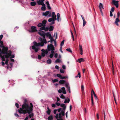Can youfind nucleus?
I'll return each mask as SVG.
<instances>
[{
	"label": "nucleus",
	"instance_id": "f8f14e48",
	"mask_svg": "<svg viewBox=\"0 0 120 120\" xmlns=\"http://www.w3.org/2000/svg\"><path fill=\"white\" fill-rule=\"evenodd\" d=\"M52 17L53 18H55V20H57V19L56 18V15H55V12H52Z\"/></svg>",
	"mask_w": 120,
	"mask_h": 120
},
{
	"label": "nucleus",
	"instance_id": "f03ea898",
	"mask_svg": "<svg viewBox=\"0 0 120 120\" xmlns=\"http://www.w3.org/2000/svg\"><path fill=\"white\" fill-rule=\"evenodd\" d=\"M38 33L43 38H40L41 41L40 42H39L37 43L36 42H34L33 43L34 45L32 46V49H33L35 52H37L40 50V48L39 46H43L44 43L46 44L47 43V41L46 39L45 38V33L42 31H40L38 32Z\"/></svg>",
	"mask_w": 120,
	"mask_h": 120
},
{
	"label": "nucleus",
	"instance_id": "4c0bfd02",
	"mask_svg": "<svg viewBox=\"0 0 120 120\" xmlns=\"http://www.w3.org/2000/svg\"><path fill=\"white\" fill-rule=\"evenodd\" d=\"M66 50L67 51L70 52L71 53H72V51L71 50V49L69 48L67 49H66Z\"/></svg>",
	"mask_w": 120,
	"mask_h": 120
},
{
	"label": "nucleus",
	"instance_id": "b1692460",
	"mask_svg": "<svg viewBox=\"0 0 120 120\" xmlns=\"http://www.w3.org/2000/svg\"><path fill=\"white\" fill-rule=\"evenodd\" d=\"M36 4V2H31L30 3L31 5L33 6H35Z\"/></svg>",
	"mask_w": 120,
	"mask_h": 120
},
{
	"label": "nucleus",
	"instance_id": "052dcab7",
	"mask_svg": "<svg viewBox=\"0 0 120 120\" xmlns=\"http://www.w3.org/2000/svg\"><path fill=\"white\" fill-rule=\"evenodd\" d=\"M94 96L96 99H97V97L96 96L95 94V93H94Z\"/></svg>",
	"mask_w": 120,
	"mask_h": 120
},
{
	"label": "nucleus",
	"instance_id": "a18cd8bd",
	"mask_svg": "<svg viewBox=\"0 0 120 120\" xmlns=\"http://www.w3.org/2000/svg\"><path fill=\"white\" fill-rule=\"evenodd\" d=\"M68 78V77L67 76H63L62 77H62L61 78V79H64L66 78Z\"/></svg>",
	"mask_w": 120,
	"mask_h": 120
},
{
	"label": "nucleus",
	"instance_id": "5fc2aeb1",
	"mask_svg": "<svg viewBox=\"0 0 120 120\" xmlns=\"http://www.w3.org/2000/svg\"><path fill=\"white\" fill-rule=\"evenodd\" d=\"M110 16L112 17V16L113 15L112 12L111 11H110Z\"/></svg>",
	"mask_w": 120,
	"mask_h": 120
},
{
	"label": "nucleus",
	"instance_id": "58836bf2",
	"mask_svg": "<svg viewBox=\"0 0 120 120\" xmlns=\"http://www.w3.org/2000/svg\"><path fill=\"white\" fill-rule=\"evenodd\" d=\"M64 40H63L61 42L60 44V45L61 46H62L64 44Z\"/></svg>",
	"mask_w": 120,
	"mask_h": 120
},
{
	"label": "nucleus",
	"instance_id": "49530a36",
	"mask_svg": "<svg viewBox=\"0 0 120 120\" xmlns=\"http://www.w3.org/2000/svg\"><path fill=\"white\" fill-rule=\"evenodd\" d=\"M103 114L104 116V120H105V118L106 117V115L105 113V112L104 110H103Z\"/></svg>",
	"mask_w": 120,
	"mask_h": 120
},
{
	"label": "nucleus",
	"instance_id": "39448f33",
	"mask_svg": "<svg viewBox=\"0 0 120 120\" xmlns=\"http://www.w3.org/2000/svg\"><path fill=\"white\" fill-rule=\"evenodd\" d=\"M49 51L51 50L54 51V48L52 44L48 45L47 47Z\"/></svg>",
	"mask_w": 120,
	"mask_h": 120
},
{
	"label": "nucleus",
	"instance_id": "aec40b11",
	"mask_svg": "<svg viewBox=\"0 0 120 120\" xmlns=\"http://www.w3.org/2000/svg\"><path fill=\"white\" fill-rule=\"evenodd\" d=\"M60 15L59 13L57 14V19L58 21H59L61 20L60 19Z\"/></svg>",
	"mask_w": 120,
	"mask_h": 120
},
{
	"label": "nucleus",
	"instance_id": "f257e3e1",
	"mask_svg": "<svg viewBox=\"0 0 120 120\" xmlns=\"http://www.w3.org/2000/svg\"><path fill=\"white\" fill-rule=\"evenodd\" d=\"M30 106L26 103H24L22 106V108H20L19 110V112L20 113L25 114L27 113L29 114V116L31 118L33 116L34 114L32 113L33 108V105L31 103H30Z\"/></svg>",
	"mask_w": 120,
	"mask_h": 120
},
{
	"label": "nucleus",
	"instance_id": "20e7f679",
	"mask_svg": "<svg viewBox=\"0 0 120 120\" xmlns=\"http://www.w3.org/2000/svg\"><path fill=\"white\" fill-rule=\"evenodd\" d=\"M41 51L42 52L41 53V55H39L38 56V58L39 60L41 59L42 57H44L45 54H47L48 52L47 49L45 50L44 49H42L41 50Z\"/></svg>",
	"mask_w": 120,
	"mask_h": 120
},
{
	"label": "nucleus",
	"instance_id": "37998d69",
	"mask_svg": "<svg viewBox=\"0 0 120 120\" xmlns=\"http://www.w3.org/2000/svg\"><path fill=\"white\" fill-rule=\"evenodd\" d=\"M45 26H43V27H42L40 28V29L41 30H45Z\"/></svg>",
	"mask_w": 120,
	"mask_h": 120
},
{
	"label": "nucleus",
	"instance_id": "a878e982",
	"mask_svg": "<svg viewBox=\"0 0 120 120\" xmlns=\"http://www.w3.org/2000/svg\"><path fill=\"white\" fill-rule=\"evenodd\" d=\"M91 100L92 101V105H94V102L93 100V94H92L91 96Z\"/></svg>",
	"mask_w": 120,
	"mask_h": 120
},
{
	"label": "nucleus",
	"instance_id": "6e6552de",
	"mask_svg": "<svg viewBox=\"0 0 120 120\" xmlns=\"http://www.w3.org/2000/svg\"><path fill=\"white\" fill-rule=\"evenodd\" d=\"M64 110H62L61 111V112H60L59 114V119H57V120H63L61 119V115L64 116Z\"/></svg>",
	"mask_w": 120,
	"mask_h": 120
},
{
	"label": "nucleus",
	"instance_id": "4be33fe9",
	"mask_svg": "<svg viewBox=\"0 0 120 120\" xmlns=\"http://www.w3.org/2000/svg\"><path fill=\"white\" fill-rule=\"evenodd\" d=\"M112 72L113 75H114V68H113V65L112 62Z\"/></svg>",
	"mask_w": 120,
	"mask_h": 120
},
{
	"label": "nucleus",
	"instance_id": "f3484780",
	"mask_svg": "<svg viewBox=\"0 0 120 120\" xmlns=\"http://www.w3.org/2000/svg\"><path fill=\"white\" fill-rule=\"evenodd\" d=\"M62 90V93L63 94H65L66 92L65 90V88L64 87H62L61 88Z\"/></svg>",
	"mask_w": 120,
	"mask_h": 120
},
{
	"label": "nucleus",
	"instance_id": "423d86ee",
	"mask_svg": "<svg viewBox=\"0 0 120 120\" xmlns=\"http://www.w3.org/2000/svg\"><path fill=\"white\" fill-rule=\"evenodd\" d=\"M118 2L119 1H118L112 0L111 3L115 5L116 7L118 8Z\"/></svg>",
	"mask_w": 120,
	"mask_h": 120
},
{
	"label": "nucleus",
	"instance_id": "09e8293b",
	"mask_svg": "<svg viewBox=\"0 0 120 120\" xmlns=\"http://www.w3.org/2000/svg\"><path fill=\"white\" fill-rule=\"evenodd\" d=\"M58 106H59L60 105V104L57 102L55 103Z\"/></svg>",
	"mask_w": 120,
	"mask_h": 120
},
{
	"label": "nucleus",
	"instance_id": "ddd939ff",
	"mask_svg": "<svg viewBox=\"0 0 120 120\" xmlns=\"http://www.w3.org/2000/svg\"><path fill=\"white\" fill-rule=\"evenodd\" d=\"M66 82L65 80H60L59 81V83L60 84H65V83H66Z\"/></svg>",
	"mask_w": 120,
	"mask_h": 120
},
{
	"label": "nucleus",
	"instance_id": "5701e85b",
	"mask_svg": "<svg viewBox=\"0 0 120 120\" xmlns=\"http://www.w3.org/2000/svg\"><path fill=\"white\" fill-rule=\"evenodd\" d=\"M53 119V116L52 115L49 116L48 118V120H52Z\"/></svg>",
	"mask_w": 120,
	"mask_h": 120
},
{
	"label": "nucleus",
	"instance_id": "6e6d98bb",
	"mask_svg": "<svg viewBox=\"0 0 120 120\" xmlns=\"http://www.w3.org/2000/svg\"><path fill=\"white\" fill-rule=\"evenodd\" d=\"M77 75L79 78H80L81 77L80 74V72L78 73Z\"/></svg>",
	"mask_w": 120,
	"mask_h": 120
},
{
	"label": "nucleus",
	"instance_id": "9b49d317",
	"mask_svg": "<svg viewBox=\"0 0 120 120\" xmlns=\"http://www.w3.org/2000/svg\"><path fill=\"white\" fill-rule=\"evenodd\" d=\"M99 7L101 12H102V10L104 9L103 5L101 3H100Z\"/></svg>",
	"mask_w": 120,
	"mask_h": 120
},
{
	"label": "nucleus",
	"instance_id": "dca6fc26",
	"mask_svg": "<svg viewBox=\"0 0 120 120\" xmlns=\"http://www.w3.org/2000/svg\"><path fill=\"white\" fill-rule=\"evenodd\" d=\"M47 21L46 20H44L42 22V24L43 26H45V24L46 23Z\"/></svg>",
	"mask_w": 120,
	"mask_h": 120
},
{
	"label": "nucleus",
	"instance_id": "de8ad7c7",
	"mask_svg": "<svg viewBox=\"0 0 120 120\" xmlns=\"http://www.w3.org/2000/svg\"><path fill=\"white\" fill-rule=\"evenodd\" d=\"M57 33H55L54 34V37L55 36V39H56L57 38Z\"/></svg>",
	"mask_w": 120,
	"mask_h": 120
},
{
	"label": "nucleus",
	"instance_id": "13d9d810",
	"mask_svg": "<svg viewBox=\"0 0 120 120\" xmlns=\"http://www.w3.org/2000/svg\"><path fill=\"white\" fill-rule=\"evenodd\" d=\"M15 106L17 108H19V104L18 103H16L15 104Z\"/></svg>",
	"mask_w": 120,
	"mask_h": 120
},
{
	"label": "nucleus",
	"instance_id": "2eb2a0df",
	"mask_svg": "<svg viewBox=\"0 0 120 120\" xmlns=\"http://www.w3.org/2000/svg\"><path fill=\"white\" fill-rule=\"evenodd\" d=\"M45 36L49 37V38L52 37L51 35L49 33H45Z\"/></svg>",
	"mask_w": 120,
	"mask_h": 120
},
{
	"label": "nucleus",
	"instance_id": "7ed1b4c3",
	"mask_svg": "<svg viewBox=\"0 0 120 120\" xmlns=\"http://www.w3.org/2000/svg\"><path fill=\"white\" fill-rule=\"evenodd\" d=\"M45 0H39L37 1L38 4L41 5L43 6L41 8V9L42 11H45V5L43 2Z\"/></svg>",
	"mask_w": 120,
	"mask_h": 120
},
{
	"label": "nucleus",
	"instance_id": "4d7b16f0",
	"mask_svg": "<svg viewBox=\"0 0 120 120\" xmlns=\"http://www.w3.org/2000/svg\"><path fill=\"white\" fill-rule=\"evenodd\" d=\"M55 68L56 69H59V67L58 66L56 65L55 66Z\"/></svg>",
	"mask_w": 120,
	"mask_h": 120
},
{
	"label": "nucleus",
	"instance_id": "864d4df0",
	"mask_svg": "<svg viewBox=\"0 0 120 120\" xmlns=\"http://www.w3.org/2000/svg\"><path fill=\"white\" fill-rule=\"evenodd\" d=\"M114 7H112L111 8V11H112L113 12L114 11Z\"/></svg>",
	"mask_w": 120,
	"mask_h": 120
},
{
	"label": "nucleus",
	"instance_id": "ea45409f",
	"mask_svg": "<svg viewBox=\"0 0 120 120\" xmlns=\"http://www.w3.org/2000/svg\"><path fill=\"white\" fill-rule=\"evenodd\" d=\"M60 98L62 99H64L65 97L63 94H61L60 96Z\"/></svg>",
	"mask_w": 120,
	"mask_h": 120
},
{
	"label": "nucleus",
	"instance_id": "8fccbe9b",
	"mask_svg": "<svg viewBox=\"0 0 120 120\" xmlns=\"http://www.w3.org/2000/svg\"><path fill=\"white\" fill-rule=\"evenodd\" d=\"M55 117L57 119L58 118H59V114L58 115V114L57 113Z\"/></svg>",
	"mask_w": 120,
	"mask_h": 120
},
{
	"label": "nucleus",
	"instance_id": "e2e57ef3",
	"mask_svg": "<svg viewBox=\"0 0 120 120\" xmlns=\"http://www.w3.org/2000/svg\"><path fill=\"white\" fill-rule=\"evenodd\" d=\"M47 7L49 9H51V8L49 5H47Z\"/></svg>",
	"mask_w": 120,
	"mask_h": 120
},
{
	"label": "nucleus",
	"instance_id": "4468645a",
	"mask_svg": "<svg viewBox=\"0 0 120 120\" xmlns=\"http://www.w3.org/2000/svg\"><path fill=\"white\" fill-rule=\"evenodd\" d=\"M120 22V20L119 19V18H117L116 19V21L115 22V23L116 24L117 26H118L119 24L118 22Z\"/></svg>",
	"mask_w": 120,
	"mask_h": 120
},
{
	"label": "nucleus",
	"instance_id": "680f3d73",
	"mask_svg": "<svg viewBox=\"0 0 120 120\" xmlns=\"http://www.w3.org/2000/svg\"><path fill=\"white\" fill-rule=\"evenodd\" d=\"M67 89L68 90L69 93H70L71 91H70V87L69 86H68V88Z\"/></svg>",
	"mask_w": 120,
	"mask_h": 120
},
{
	"label": "nucleus",
	"instance_id": "1a4fd4ad",
	"mask_svg": "<svg viewBox=\"0 0 120 120\" xmlns=\"http://www.w3.org/2000/svg\"><path fill=\"white\" fill-rule=\"evenodd\" d=\"M42 15L45 16H47L48 17H51V13L48 11H46L45 13H43Z\"/></svg>",
	"mask_w": 120,
	"mask_h": 120
},
{
	"label": "nucleus",
	"instance_id": "69168bd1",
	"mask_svg": "<svg viewBox=\"0 0 120 120\" xmlns=\"http://www.w3.org/2000/svg\"><path fill=\"white\" fill-rule=\"evenodd\" d=\"M62 109L61 108H60L59 109H58L57 110V111L58 112H60V111Z\"/></svg>",
	"mask_w": 120,
	"mask_h": 120
},
{
	"label": "nucleus",
	"instance_id": "c03bdc74",
	"mask_svg": "<svg viewBox=\"0 0 120 120\" xmlns=\"http://www.w3.org/2000/svg\"><path fill=\"white\" fill-rule=\"evenodd\" d=\"M60 72L61 73H64V71L63 69H60Z\"/></svg>",
	"mask_w": 120,
	"mask_h": 120
},
{
	"label": "nucleus",
	"instance_id": "0eeeda50",
	"mask_svg": "<svg viewBox=\"0 0 120 120\" xmlns=\"http://www.w3.org/2000/svg\"><path fill=\"white\" fill-rule=\"evenodd\" d=\"M37 31L36 27L34 26H32L31 27L29 31V32H35Z\"/></svg>",
	"mask_w": 120,
	"mask_h": 120
},
{
	"label": "nucleus",
	"instance_id": "0e129e2a",
	"mask_svg": "<svg viewBox=\"0 0 120 120\" xmlns=\"http://www.w3.org/2000/svg\"><path fill=\"white\" fill-rule=\"evenodd\" d=\"M57 56H58L57 54V53H56L54 57L56 58L57 57Z\"/></svg>",
	"mask_w": 120,
	"mask_h": 120
},
{
	"label": "nucleus",
	"instance_id": "bb28decb",
	"mask_svg": "<svg viewBox=\"0 0 120 120\" xmlns=\"http://www.w3.org/2000/svg\"><path fill=\"white\" fill-rule=\"evenodd\" d=\"M49 39H50V42L51 43H52V42L53 41H54H54H55L54 40V39H53V38L52 37H51Z\"/></svg>",
	"mask_w": 120,
	"mask_h": 120
},
{
	"label": "nucleus",
	"instance_id": "393cba45",
	"mask_svg": "<svg viewBox=\"0 0 120 120\" xmlns=\"http://www.w3.org/2000/svg\"><path fill=\"white\" fill-rule=\"evenodd\" d=\"M70 101V99L69 98H68L67 99H65V101H64V103H67V102L68 103Z\"/></svg>",
	"mask_w": 120,
	"mask_h": 120
},
{
	"label": "nucleus",
	"instance_id": "338daca9",
	"mask_svg": "<svg viewBox=\"0 0 120 120\" xmlns=\"http://www.w3.org/2000/svg\"><path fill=\"white\" fill-rule=\"evenodd\" d=\"M120 15V13L119 12H118L117 13V18H119V16Z\"/></svg>",
	"mask_w": 120,
	"mask_h": 120
},
{
	"label": "nucleus",
	"instance_id": "3c124183",
	"mask_svg": "<svg viewBox=\"0 0 120 120\" xmlns=\"http://www.w3.org/2000/svg\"><path fill=\"white\" fill-rule=\"evenodd\" d=\"M52 106L53 108H55L56 107V105L54 104H52Z\"/></svg>",
	"mask_w": 120,
	"mask_h": 120
},
{
	"label": "nucleus",
	"instance_id": "2f4dec72",
	"mask_svg": "<svg viewBox=\"0 0 120 120\" xmlns=\"http://www.w3.org/2000/svg\"><path fill=\"white\" fill-rule=\"evenodd\" d=\"M53 27L52 26H50L49 27V30L50 31H52L53 30Z\"/></svg>",
	"mask_w": 120,
	"mask_h": 120
},
{
	"label": "nucleus",
	"instance_id": "c85d7f7f",
	"mask_svg": "<svg viewBox=\"0 0 120 120\" xmlns=\"http://www.w3.org/2000/svg\"><path fill=\"white\" fill-rule=\"evenodd\" d=\"M51 59H49L47 61V63L48 64H50L51 63Z\"/></svg>",
	"mask_w": 120,
	"mask_h": 120
},
{
	"label": "nucleus",
	"instance_id": "7c9ffc66",
	"mask_svg": "<svg viewBox=\"0 0 120 120\" xmlns=\"http://www.w3.org/2000/svg\"><path fill=\"white\" fill-rule=\"evenodd\" d=\"M84 88L83 85H82L81 86V89L82 92H84Z\"/></svg>",
	"mask_w": 120,
	"mask_h": 120
},
{
	"label": "nucleus",
	"instance_id": "9d476101",
	"mask_svg": "<svg viewBox=\"0 0 120 120\" xmlns=\"http://www.w3.org/2000/svg\"><path fill=\"white\" fill-rule=\"evenodd\" d=\"M55 19L54 18H50L48 20V21L49 22H50L51 21H52L51 22V24H53L55 23Z\"/></svg>",
	"mask_w": 120,
	"mask_h": 120
},
{
	"label": "nucleus",
	"instance_id": "603ef678",
	"mask_svg": "<svg viewBox=\"0 0 120 120\" xmlns=\"http://www.w3.org/2000/svg\"><path fill=\"white\" fill-rule=\"evenodd\" d=\"M58 81V80L57 79H55L53 81V82H57Z\"/></svg>",
	"mask_w": 120,
	"mask_h": 120
},
{
	"label": "nucleus",
	"instance_id": "bf43d9fd",
	"mask_svg": "<svg viewBox=\"0 0 120 120\" xmlns=\"http://www.w3.org/2000/svg\"><path fill=\"white\" fill-rule=\"evenodd\" d=\"M62 68L64 69H66V67L65 65L62 66Z\"/></svg>",
	"mask_w": 120,
	"mask_h": 120
},
{
	"label": "nucleus",
	"instance_id": "774afa93",
	"mask_svg": "<svg viewBox=\"0 0 120 120\" xmlns=\"http://www.w3.org/2000/svg\"><path fill=\"white\" fill-rule=\"evenodd\" d=\"M46 4L47 5H49V3L48 1H47L46 2Z\"/></svg>",
	"mask_w": 120,
	"mask_h": 120
},
{
	"label": "nucleus",
	"instance_id": "6ab92c4d",
	"mask_svg": "<svg viewBox=\"0 0 120 120\" xmlns=\"http://www.w3.org/2000/svg\"><path fill=\"white\" fill-rule=\"evenodd\" d=\"M61 107L63 108V110H64L66 109V106H65V105L64 104H60V105Z\"/></svg>",
	"mask_w": 120,
	"mask_h": 120
},
{
	"label": "nucleus",
	"instance_id": "a19ab883",
	"mask_svg": "<svg viewBox=\"0 0 120 120\" xmlns=\"http://www.w3.org/2000/svg\"><path fill=\"white\" fill-rule=\"evenodd\" d=\"M83 26H84L86 24V22L85 20H83Z\"/></svg>",
	"mask_w": 120,
	"mask_h": 120
},
{
	"label": "nucleus",
	"instance_id": "e433bc0d",
	"mask_svg": "<svg viewBox=\"0 0 120 120\" xmlns=\"http://www.w3.org/2000/svg\"><path fill=\"white\" fill-rule=\"evenodd\" d=\"M65 86L67 88V89L68 88V85H69V84L68 83H67L66 82V83H65Z\"/></svg>",
	"mask_w": 120,
	"mask_h": 120
},
{
	"label": "nucleus",
	"instance_id": "c9c22d12",
	"mask_svg": "<svg viewBox=\"0 0 120 120\" xmlns=\"http://www.w3.org/2000/svg\"><path fill=\"white\" fill-rule=\"evenodd\" d=\"M57 76L60 78V79H61V78L62 77V76L60 74H57L56 75Z\"/></svg>",
	"mask_w": 120,
	"mask_h": 120
},
{
	"label": "nucleus",
	"instance_id": "79ce46f5",
	"mask_svg": "<svg viewBox=\"0 0 120 120\" xmlns=\"http://www.w3.org/2000/svg\"><path fill=\"white\" fill-rule=\"evenodd\" d=\"M38 27H41V26H43L42 23H39L38 25Z\"/></svg>",
	"mask_w": 120,
	"mask_h": 120
},
{
	"label": "nucleus",
	"instance_id": "473e14b6",
	"mask_svg": "<svg viewBox=\"0 0 120 120\" xmlns=\"http://www.w3.org/2000/svg\"><path fill=\"white\" fill-rule=\"evenodd\" d=\"M71 37H72V38L73 41H74V36L72 32L71 31Z\"/></svg>",
	"mask_w": 120,
	"mask_h": 120
},
{
	"label": "nucleus",
	"instance_id": "412c9836",
	"mask_svg": "<svg viewBox=\"0 0 120 120\" xmlns=\"http://www.w3.org/2000/svg\"><path fill=\"white\" fill-rule=\"evenodd\" d=\"M54 53V51H51V54L49 56V57L50 58H52L53 55V54Z\"/></svg>",
	"mask_w": 120,
	"mask_h": 120
},
{
	"label": "nucleus",
	"instance_id": "a211bd4d",
	"mask_svg": "<svg viewBox=\"0 0 120 120\" xmlns=\"http://www.w3.org/2000/svg\"><path fill=\"white\" fill-rule=\"evenodd\" d=\"M84 61V59L81 58L78 59V62L79 63H81L82 62Z\"/></svg>",
	"mask_w": 120,
	"mask_h": 120
},
{
	"label": "nucleus",
	"instance_id": "cd10ccee",
	"mask_svg": "<svg viewBox=\"0 0 120 120\" xmlns=\"http://www.w3.org/2000/svg\"><path fill=\"white\" fill-rule=\"evenodd\" d=\"M79 49L80 51H82V45H79Z\"/></svg>",
	"mask_w": 120,
	"mask_h": 120
},
{
	"label": "nucleus",
	"instance_id": "f704fd0d",
	"mask_svg": "<svg viewBox=\"0 0 120 120\" xmlns=\"http://www.w3.org/2000/svg\"><path fill=\"white\" fill-rule=\"evenodd\" d=\"M61 61V60L59 59H57L55 61L56 63H59Z\"/></svg>",
	"mask_w": 120,
	"mask_h": 120
},
{
	"label": "nucleus",
	"instance_id": "72a5a7b5",
	"mask_svg": "<svg viewBox=\"0 0 120 120\" xmlns=\"http://www.w3.org/2000/svg\"><path fill=\"white\" fill-rule=\"evenodd\" d=\"M47 109H48V110L47 111V112L48 114L49 115L50 114V110L49 109L48 107L47 108Z\"/></svg>",
	"mask_w": 120,
	"mask_h": 120
},
{
	"label": "nucleus",
	"instance_id": "c756f323",
	"mask_svg": "<svg viewBox=\"0 0 120 120\" xmlns=\"http://www.w3.org/2000/svg\"><path fill=\"white\" fill-rule=\"evenodd\" d=\"M11 55L10 56H9V57H8V58H6V57H4V59L5 60H3V61H5V58H8L9 57V56H11V58H14V57H15L14 55H11Z\"/></svg>",
	"mask_w": 120,
	"mask_h": 120
}]
</instances>
